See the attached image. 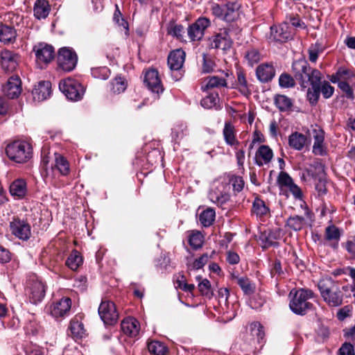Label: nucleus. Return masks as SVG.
I'll list each match as a JSON object with an SVG mask.
<instances>
[{
    "label": "nucleus",
    "instance_id": "412c9836",
    "mask_svg": "<svg viewBox=\"0 0 355 355\" xmlns=\"http://www.w3.org/2000/svg\"><path fill=\"white\" fill-rule=\"evenodd\" d=\"M3 92L10 98L18 97L21 92L20 78L17 76L10 77L7 84L3 86Z\"/></svg>",
    "mask_w": 355,
    "mask_h": 355
},
{
    "label": "nucleus",
    "instance_id": "69168bd1",
    "mask_svg": "<svg viewBox=\"0 0 355 355\" xmlns=\"http://www.w3.org/2000/svg\"><path fill=\"white\" fill-rule=\"evenodd\" d=\"M226 259L230 264L234 265L237 264L239 262L240 257L237 253L232 251H228L227 252Z\"/></svg>",
    "mask_w": 355,
    "mask_h": 355
},
{
    "label": "nucleus",
    "instance_id": "5fc2aeb1",
    "mask_svg": "<svg viewBox=\"0 0 355 355\" xmlns=\"http://www.w3.org/2000/svg\"><path fill=\"white\" fill-rule=\"evenodd\" d=\"M202 71L204 73H210L211 72L215 67V63L213 60L207 54L203 53L202 55Z\"/></svg>",
    "mask_w": 355,
    "mask_h": 355
},
{
    "label": "nucleus",
    "instance_id": "423d86ee",
    "mask_svg": "<svg viewBox=\"0 0 355 355\" xmlns=\"http://www.w3.org/2000/svg\"><path fill=\"white\" fill-rule=\"evenodd\" d=\"M59 88L68 99L73 101H80L85 91L84 87L78 80L70 78L60 81Z\"/></svg>",
    "mask_w": 355,
    "mask_h": 355
},
{
    "label": "nucleus",
    "instance_id": "4be33fe9",
    "mask_svg": "<svg viewBox=\"0 0 355 355\" xmlns=\"http://www.w3.org/2000/svg\"><path fill=\"white\" fill-rule=\"evenodd\" d=\"M69 330L71 336L76 340L82 339L87 335L80 316L76 315L71 320Z\"/></svg>",
    "mask_w": 355,
    "mask_h": 355
},
{
    "label": "nucleus",
    "instance_id": "b1692460",
    "mask_svg": "<svg viewBox=\"0 0 355 355\" xmlns=\"http://www.w3.org/2000/svg\"><path fill=\"white\" fill-rule=\"evenodd\" d=\"M229 76L227 72L223 71L220 76H212L206 78V83L201 86L203 91H207L210 89L220 88L221 87L227 86L226 78Z\"/></svg>",
    "mask_w": 355,
    "mask_h": 355
},
{
    "label": "nucleus",
    "instance_id": "c03bdc74",
    "mask_svg": "<svg viewBox=\"0 0 355 355\" xmlns=\"http://www.w3.org/2000/svg\"><path fill=\"white\" fill-rule=\"evenodd\" d=\"M148 349L154 355H164L167 351L165 345L159 341H152L148 344Z\"/></svg>",
    "mask_w": 355,
    "mask_h": 355
},
{
    "label": "nucleus",
    "instance_id": "aec40b11",
    "mask_svg": "<svg viewBox=\"0 0 355 355\" xmlns=\"http://www.w3.org/2000/svg\"><path fill=\"white\" fill-rule=\"evenodd\" d=\"M288 146L291 148L295 150H302L305 147L310 144L309 138L299 132L291 133L288 138Z\"/></svg>",
    "mask_w": 355,
    "mask_h": 355
},
{
    "label": "nucleus",
    "instance_id": "7c9ffc66",
    "mask_svg": "<svg viewBox=\"0 0 355 355\" xmlns=\"http://www.w3.org/2000/svg\"><path fill=\"white\" fill-rule=\"evenodd\" d=\"M51 7L46 0H37L34 5V16L38 19H45L48 17Z\"/></svg>",
    "mask_w": 355,
    "mask_h": 355
},
{
    "label": "nucleus",
    "instance_id": "f704fd0d",
    "mask_svg": "<svg viewBox=\"0 0 355 355\" xmlns=\"http://www.w3.org/2000/svg\"><path fill=\"white\" fill-rule=\"evenodd\" d=\"M325 239L331 243V245L336 248L340 237L339 229L334 225L328 226L325 230Z\"/></svg>",
    "mask_w": 355,
    "mask_h": 355
},
{
    "label": "nucleus",
    "instance_id": "6e6d98bb",
    "mask_svg": "<svg viewBox=\"0 0 355 355\" xmlns=\"http://www.w3.org/2000/svg\"><path fill=\"white\" fill-rule=\"evenodd\" d=\"M320 92L324 98H329L333 95L334 88L329 84V83L324 80L322 83L320 82Z\"/></svg>",
    "mask_w": 355,
    "mask_h": 355
},
{
    "label": "nucleus",
    "instance_id": "c9c22d12",
    "mask_svg": "<svg viewBox=\"0 0 355 355\" xmlns=\"http://www.w3.org/2000/svg\"><path fill=\"white\" fill-rule=\"evenodd\" d=\"M236 88L245 96H249L251 94L250 85L246 80L244 73L241 71L237 72Z\"/></svg>",
    "mask_w": 355,
    "mask_h": 355
},
{
    "label": "nucleus",
    "instance_id": "473e14b6",
    "mask_svg": "<svg viewBox=\"0 0 355 355\" xmlns=\"http://www.w3.org/2000/svg\"><path fill=\"white\" fill-rule=\"evenodd\" d=\"M55 164L51 165L52 169L56 168L63 175H66L69 172V164L67 159L59 153H55Z\"/></svg>",
    "mask_w": 355,
    "mask_h": 355
},
{
    "label": "nucleus",
    "instance_id": "f03ea898",
    "mask_svg": "<svg viewBox=\"0 0 355 355\" xmlns=\"http://www.w3.org/2000/svg\"><path fill=\"white\" fill-rule=\"evenodd\" d=\"M318 288L322 299L329 306L342 305L344 295L337 281L330 277H324L318 281Z\"/></svg>",
    "mask_w": 355,
    "mask_h": 355
},
{
    "label": "nucleus",
    "instance_id": "3c124183",
    "mask_svg": "<svg viewBox=\"0 0 355 355\" xmlns=\"http://www.w3.org/2000/svg\"><path fill=\"white\" fill-rule=\"evenodd\" d=\"M168 33L176 38L181 40L184 33L183 26L176 24H171L168 28Z\"/></svg>",
    "mask_w": 355,
    "mask_h": 355
},
{
    "label": "nucleus",
    "instance_id": "cd10ccee",
    "mask_svg": "<svg viewBox=\"0 0 355 355\" xmlns=\"http://www.w3.org/2000/svg\"><path fill=\"white\" fill-rule=\"evenodd\" d=\"M122 331L130 337H136L139 332L140 325L134 318H126L121 322Z\"/></svg>",
    "mask_w": 355,
    "mask_h": 355
},
{
    "label": "nucleus",
    "instance_id": "a878e982",
    "mask_svg": "<svg viewBox=\"0 0 355 355\" xmlns=\"http://www.w3.org/2000/svg\"><path fill=\"white\" fill-rule=\"evenodd\" d=\"M35 101H42L49 98L51 94V84L49 81H42L33 90Z\"/></svg>",
    "mask_w": 355,
    "mask_h": 355
},
{
    "label": "nucleus",
    "instance_id": "f257e3e1",
    "mask_svg": "<svg viewBox=\"0 0 355 355\" xmlns=\"http://www.w3.org/2000/svg\"><path fill=\"white\" fill-rule=\"evenodd\" d=\"M292 71L295 78L303 88L309 87L307 98L311 104L318 102L320 97L321 72L310 67L305 60H298L293 62Z\"/></svg>",
    "mask_w": 355,
    "mask_h": 355
},
{
    "label": "nucleus",
    "instance_id": "774afa93",
    "mask_svg": "<svg viewBox=\"0 0 355 355\" xmlns=\"http://www.w3.org/2000/svg\"><path fill=\"white\" fill-rule=\"evenodd\" d=\"M345 248L348 252L355 255V236L346 243Z\"/></svg>",
    "mask_w": 355,
    "mask_h": 355
},
{
    "label": "nucleus",
    "instance_id": "bb28decb",
    "mask_svg": "<svg viewBox=\"0 0 355 355\" xmlns=\"http://www.w3.org/2000/svg\"><path fill=\"white\" fill-rule=\"evenodd\" d=\"M185 60V53L182 49L171 52L168 57V65L171 70L178 71L182 68Z\"/></svg>",
    "mask_w": 355,
    "mask_h": 355
},
{
    "label": "nucleus",
    "instance_id": "0eeeda50",
    "mask_svg": "<svg viewBox=\"0 0 355 355\" xmlns=\"http://www.w3.org/2000/svg\"><path fill=\"white\" fill-rule=\"evenodd\" d=\"M26 295L33 304H37L44 299L46 293V285L37 277L33 276L27 282Z\"/></svg>",
    "mask_w": 355,
    "mask_h": 355
},
{
    "label": "nucleus",
    "instance_id": "c85d7f7f",
    "mask_svg": "<svg viewBox=\"0 0 355 355\" xmlns=\"http://www.w3.org/2000/svg\"><path fill=\"white\" fill-rule=\"evenodd\" d=\"M273 157L272 149L266 145H261L256 152L255 162L259 166L268 164Z\"/></svg>",
    "mask_w": 355,
    "mask_h": 355
},
{
    "label": "nucleus",
    "instance_id": "f8f14e48",
    "mask_svg": "<svg viewBox=\"0 0 355 355\" xmlns=\"http://www.w3.org/2000/svg\"><path fill=\"white\" fill-rule=\"evenodd\" d=\"M71 307V299L64 297L51 305L50 314L55 319L62 318L69 313Z\"/></svg>",
    "mask_w": 355,
    "mask_h": 355
},
{
    "label": "nucleus",
    "instance_id": "2eb2a0df",
    "mask_svg": "<svg viewBox=\"0 0 355 355\" xmlns=\"http://www.w3.org/2000/svg\"><path fill=\"white\" fill-rule=\"evenodd\" d=\"M225 184L213 186L209 193V200L218 207H223L230 200V196L224 191Z\"/></svg>",
    "mask_w": 355,
    "mask_h": 355
},
{
    "label": "nucleus",
    "instance_id": "f3484780",
    "mask_svg": "<svg viewBox=\"0 0 355 355\" xmlns=\"http://www.w3.org/2000/svg\"><path fill=\"white\" fill-rule=\"evenodd\" d=\"M311 136L313 138V153L315 155H324L326 153L324 144V132L320 128L311 130Z\"/></svg>",
    "mask_w": 355,
    "mask_h": 355
},
{
    "label": "nucleus",
    "instance_id": "5701e85b",
    "mask_svg": "<svg viewBox=\"0 0 355 355\" xmlns=\"http://www.w3.org/2000/svg\"><path fill=\"white\" fill-rule=\"evenodd\" d=\"M9 191L15 199H24L28 193L26 182L21 178L14 180L10 185Z\"/></svg>",
    "mask_w": 355,
    "mask_h": 355
},
{
    "label": "nucleus",
    "instance_id": "ea45409f",
    "mask_svg": "<svg viewBox=\"0 0 355 355\" xmlns=\"http://www.w3.org/2000/svg\"><path fill=\"white\" fill-rule=\"evenodd\" d=\"M82 263L83 258L76 250H73L66 261V265L72 270H76Z\"/></svg>",
    "mask_w": 355,
    "mask_h": 355
},
{
    "label": "nucleus",
    "instance_id": "79ce46f5",
    "mask_svg": "<svg viewBox=\"0 0 355 355\" xmlns=\"http://www.w3.org/2000/svg\"><path fill=\"white\" fill-rule=\"evenodd\" d=\"M275 104L280 111H287L293 106V102L290 98L280 94L275 97Z\"/></svg>",
    "mask_w": 355,
    "mask_h": 355
},
{
    "label": "nucleus",
    "instance_id": "58836bf2",
    "mask_svg": "<svg viewBox=\"0 0 355 355\" xmlns=\"http://www.w3.org/2000/svg\"><path fill=\"white\" fill-rule=\"evenodd\" d=\"M252 212L258 216H266L269 214V208L263 200L256 198L252 205Z\"/></svg>",
    "mask_w": 355,
    "mask_h": 355
},
{
    "label": "nucleus",
    "instance_id": "ddd939ff",
    "mask_svg": "<svg viewBox=\"0 0 355 355\" xmlns=\"http://www.w3.org/2000/svg\"><path fill=\"white\" fill-rule=\"evenodd\" d=\"M11 233L21 240H28L31 234V226L28 223L15 218L10 223Z\"/></svg>",
    "mask_w": 355,
    "mask_h": 355
},
{
    "label": "nucleus",
    "instance_id": "0e129e2a",
    "mask_svg": "<svg viewBox=\"0 0 355 355\" xmlns=\"http://www.w3.org/2000/svg\"><path fill=\"white\" fill-rule=\"evenodd\" d=\"M348 73L349 71L346 69H340L336 74L331 76L330 80L333 83L338 84L340 81H342V78H343L345 76L348 75Z\"/></svg>",
    "mask_w": 355,
    "mask_h": 355
},
{
    "label": "nucleus",
    "instance_id": "9d476101",
    "mask_svg": "<svg viewBox=\"0 0 355 355\" xmlns=\"http://www.w3.org/2000/svg\"><path fill=\"white\" fill-rule=\"evenodd\" d=\"M33 51L35 53L36 62L40 65H46L55 58L54 48L46 43H39L35 45Z\"/></svg>",
    "mask_w": 355,
    "mask_h": 355
},
{
    "label": "nucleus",
    "instance_id": "c756f323",
    "mask_svg": "<svg viewBox=\"0 0 355 355\" xmlns=\"http://www.w3.org/2000/svg\"><path fill=\"white\" fill-rule=\"evenodd\" d=\"M17 37V31L11 26L0 24V42L4 44L13 43Z\"/></svg>",
    "mask_w": 355,
    "mask_h": 355
},
{
    "label": "nucleus",
    "instance_id": "7ed1b4c3",
    "mask_svg": "<svg viewBox=\"0 0 355 355\" xmlns=\"http://www.w3.org/2000/svg\"><path fill=\"white\" fill-rule=\"evenodd\" d=\"M314 297L315 293L311 289L292 290L289 294V307L294 313L304 315L313 307V304L308 300Z\"/></svg>",
    "mask_w": 355,
    "mask_h": 355
},
{
    "label": "nucleus",
    "instance_id": "864d4df0",
    "mask_svg": "<svg viewBox=\"0 0 355 355\" xmlns=\"http://www.w3.org/2000/svg\"><path fill=\"white\" fill-rule=\"evenodd\" d=\"M187 127L184 125H178L172 130V137L178 143L186 135Z\"/></svg>",
    "mask_w": 355,
    "mask_h": 355
},
{
    "label": "nucleus",
    "instance_id": "e2e57ef3",
    "mask_svg": "<svg viewBox=\"0 0 355 355\" xmlns=\"http://www.w3.org/2000/svg\"><path fill=\"white\" fill-rule=\"evenodd\" d=\"M270 273L272 276L280 275L283 273L282 264L279 260H275L271 265Z\"/></svg>",
    "mask_w": 355,
    "mask_h": 355
},
{
    "label": "nucleus",
    "instance_id": "393cba45",
    "mask_svg": "<svg viewBox=\"0 0 355 355\" xmlns=\"http://www.w3.org/2000/svg\"><path fill=\"white\" fill-rule=\"evenodd\" d=\"M256 75L261 83H268L275 77V69L272 64L263 63L257 67Z\"/></svg>",
    "mask_w": 355,
    "mask_h": 355
},
{
    "label": "nucleus",
    "instance_id": "603ef678",
    "mask_svg": "<svg viewBox=\"0 0 355 355\" xmlns=\"http://www.w3.org/2000/svg\"><path fill=\"white\" fill-rule=\"evenodd\" d=\"M110 74V69L106 67L92 69V75L95 78L105 80Z\"/></svg>",
    "mask_w": 355,
    "mask_h": 355
},
{
    "label": "nucleus",
    "instance_id": "13d9d810",
    "mask_svg": "<svg viewBox=\"0 0 355 355\" xmlns=\"http://www.w3.org/2000/svg\"><path fill=\"white\" fill-rule=\"evenodd\" d=\"M230 183L232 185L234 192L239 193L242 191L244 187V181L240 176H234L230 179Z\"/></svg>",
    "mask_w": 355,
    "mask_h": 355
},
{
    "label": "nucleus",
    "instance_id": "a19ab883",
    "mask_svg": "<svg viewBox=\"0 0 355 355\" xmlns=\"http://www.w3.org/2000/svg\"><path fill=\"white\" fill-rule=\"evenodd\" d=\"M204 237L199 231H191L189 232L188 241L193 249L200 248L203 244Z\"/></svg>",
    "mask_w": 355,
    "mask_h": 355
},
{
    "label": "nucleus",
    "instance_id": "338daca9",
    "mask_svg": "<svg viewBox=\"0 0 355 355\" xmlns=\"http://www.w3.org/2000/svg\"><path fill=\"white\" fill-rule=\"evenodd\" d=\"M10 260V252L0 247V261L1 263H7Z\"/></svg>",
    "mask_w": 355,
    "mask_h": 355
},
{
    "label": "nucleus",
    "instance_id": "dca6fc26",
    "mask_svg": "<svg viewBox=\"0 0 355 355\" xmlns=\"http://www.w3.org/2000/svg\"><path fill=\"white\" fill-rule=\"evenodd\" d=\"M270 37L274 40L285 42L292 38V33L288 23H282L270 28Z\"/></svg>",
    "mask_w": 355,
    "mask_h": 355
},
{
    "label": "nucleus",
    "instance_id": "a211bd4d",
    "mask_svg": "<svg viewBox=\"0 0 355 355\" xmlns=\"http://www.w3.org/2000/svg\"><path fill=\"white\" fill-rule=\"evenodd\" d=\"M19 56L17 54L4 50L1 53V64L2 69L6 72H12L18 66Z\"/></svg>",
    "mask_w": 355,
    "mask_h": 355
},
{
    "label": "nucleus",
    "instance_id": "4c0bfd02",
    "mask_svg": "<svg viewBox=\"0 0 355 355\" xmlns=\"http://www.w3.org/2000/svg\"><path fill=\"white\" fill-rule=\"evenodd\" d=\"M216 213L211 208H207L199 215V221L204 227H209L215 220Z\"/></svg>",
    "mask_w": 355,
    "mask_h": 355
},
{
    "label": "nucleus",
    "instance_id": "9b49d317",
    "mask_svg": "<svg viewBox=\"0 0 355 355\" xmlns=\"http://www.w3.org/2000/svg\"><path fill=\"white\" fill-rule=\"evenodd\" d=\"M211 21L207 17H199L187 28V34L191 41L200 40L205 34V31L210 26Z\"/></svg>",
    "mask_w": 355,
    "mask_h": 355
},
{
    "label": "nucleus",
    "instance_id": "e433bc0d",
    "mask_svg": "<svg viewBox=\"0 0 355 355\" xmlns=\"http://www.w3.org/2000/svg\"><path fill=\"white\" fill-rule=\"evenodd\" d=\"M215 254V251H212L211 254L208 253L202 254L199 258L195 259L192 263H188V268L189 270H199L203 268L204 266L208 262L209 259L212 258V256Z\"/></svg>",
    "mask_w": 355,
    "mask_h": 355
},
{
    "label": "nucleus",
    "instance_id": "72a5a7b5",
    "mask_svg": "<svg viewBox=\"0 0 355 355\" xmlns=\"http://www.w3.org/2000/svg\"><path fill=\"white\" fill-rule=\"evenodd\" d=\"M223 134L227 144L232 146L239 144V142L236 138L234 127L231 123L226 122L225 123Z\"/></svg>",
    "mask_w": 355,
    "mask_h": 355
},
{
    "label": "nucleus",
    "instance_id": "680f3d73",
    "mask_svg": "<svg viewBox=\"0 0 355 355\" xmlns=\"http://www.w3.org/2000/svg\"><path fill=\"white\" fill-rule=\"evenodd\" d=\"M340 355H354V349L352 345L345 343L339 349Z\"/></svg>",
    "mask_w": 355,
    "mask_h": 355
},
{
    "label": "nucleus",
    "instance_id": "09e8293b",
    "mask_svg": "<svg viewBox=\"0 0 355 355\" xmlns=\"http://www.w3.org/2000/svg\"><path fill=\"white\" fill-rule=\"evenodd\" d=\"M295 78L288 73H282L279 78V86L282 88H291L295 85Z\"/></svg>",
    "mask_w": 355,
    "mask_h": 355
},
{
    "label": "nucleus",
    "instance_id": "a18cd8bd",
    "mask_svg": "<svg viewBox=\"0 0 355 355\" xmlns=\"http://www.w3.org/2000/svg\"><path fill=\"white\" fill-rule=\"evenodd\" d=\"M234 279L236 281V284L239 285V286L245 294H250L253 293L254 287L248 278L245 277H234Z\"/></svg>",
    "mask_w": 355,
    "mask_h": 355
},
{
    "label": "nucleus",
    "instance_id": "2f4dec72",
    "mask_svg": "<svg viewBox=\"0 0 355 355\" xmlns=\"http://www.w3.org/2000/svg\"><path fill=\"white\" fill-rule=\"evenodd\" d=\"M250 340L253 343L261 344L264 338L265 333L263 330V326L258 322H252L250 325Z\"/></svg>",
    "mask_w": 355,
    "mask_h": 355
},
{
    "label": "nucleus",
    "instance_id": "8fccbe9b",
    "mask_svg": "<svg viewBox=\"0 0 355 355\" xmlns=\"http://www.w3.org/2000/svg\"><path fill=\"white\" fill-rule=\"evenodd\" d=\"M245 58L248 61L249 65L253 66L261 60V55L258 50L251 49L246 51Z\"/></svg>",
    "mask_w": 355,
    "mask_h": 355
},
{
    "label": "nucleus",
    "instance_id": "bf43d9fd",
    "mask_svg": "<svg viewBox=\"0 0 355 355\" xmlns=\"http://www.w3.org/2000/svg\"><path fill=\"white\" fill-rule=\"evenodd\" d=\"M198 287L202 295H209L211 293V284L207 279H204L200 282Z\"/></svg>",
    "mask_w": 355,
    "mask_h": 355
},
{
    "label": "nucleus",
    "instance_id": "de8ad7c7",
    "mask_svg": "<svg viewBox=\"0 0 355 355\" xmlns=\"http://www.w3.org/2000/svg\"><path fill=\"white\" fill-rule=\"evenodd\" d=\"M219 101L218 94L217 93L210 94L201 100V105L207 109H211L215 107Z\"/></svg>",
    "mask_w": 355,
    "mask_h": 355
},
{
    "label": "nucleus",
    "instance_id": "39448f33",
    "mask_svg": "<svg viewBox=\"0 0 355 355\" xmlns=\"http://www.w3.org/2000/svg\"><path fill=\"white\" fill-rule=\"evenodd\" d=\"M240 7V4L236 1L229 2L223 6L214 4L211 6V12L216 17L230 22L239 17Z\"/></svg>",
    "mask_w": 355,
    "mask_h": 355
},
{
    "label": "nucleus",
    "instance_id": "6e6552de",
    "mask_svg": "<svg viewBox=\"0 0 355 355\" xmlns=\"http://www.w3.org/2000/svg\"><path fill=\"white\" fill-rule=\"evenodd\" d=\"M78 57L76 52L68 47L59 50L58 62L59 67L65 71H72L76 66Z\"/></svg>",
    "mask_w": 355,
    "mask_h": 355
},
{
    "label": "nucleus",
    "instance_id": "37998d69",
    "mask_svg": "<svg viewBox=\"0 0 355 355\" xmlns=\"http://www.w3.org/2000/svg\"><path fill=\"white\" fill-rule=\"evenodd\" d=\"M286 226L293 231H300L304 225V218L299 216L289 217L286 220Z\"/></svg>",
    "mask_w": 355,
    "mask_h": 355
},
{
    "label": "nucleus",
    "instance_id": "49530a36",
    "mask_svg": "<svg viewBox=\"0 0 355 355\" xmlns=\"http://www.w3.org/2000/svg\"><path fill=\"white\" fill-rule=\"evenodd\" d=\"M126 83L121 77H117L110 83V90L114 94L123 92L126 89Z\"/></svg>",
    "mask_w": 355,
    "mask_h": 355
},
{
    "label": "nucleus",
    "instance_id": "20e7f679",
    "mask_svg": "<svg viewBox=\"0 0 355 355\" xmlns=\"http://www.w3.org/2000/svg\"><path fill=\"white\" fill-rule=\"evenodd\" d=\"M6 153L11 161L24 164L32 157L33 148L30 143L17 140L7 145Z\"/></svg>",
    "mask_w": 355,
    "mask_h": 355
},
{
    "label": "nucleus",
    "instance_id": "4d7b16f0",
    "mask_svg": "<svg viewBox=\"0 0 355 355\" xmlns=\"http://www.w3.org/2000/svg\"><path fill=\"white\" fill-rule=\"evenodd\" d=\"M277 183L280 187H288L293 183V181L288 173L281 172L277 178Z\"/></svg>",
    "mask_w": 355,
    "mask_h": 355
},
{
    "label": "nucleus",
    "instance_id": "1a4fd4ad",
    "mask_svg": "<svg viewBox=\"0 0 355 355\" xmlns=\"http://www.w3.org/2000/svg\"><path fill=\"white\" fill-rule=\"evenodd\" d=\"M98 314L105 324L112 325L119 318V314L114 302L103 300L98 307Z\"/></svg>",
    "mask_w": 355,
    "mask_h": 355
},
{
    "label": "nucleus",
    "instance_id": "6ab92c4d",
    "mask_svg": "<svg viewBox=\"0 0 355 355\" xmlns=\"http://www.w3.org/2000/svg\"><path fill=\"white\" fill-rule=\"evenodd\" d=\"M144 83L154 93L159 94L164 90L158 71L155 69H150L146 72Z\"/></svg>",
    "mask_w": 355,
    "mask_h": 355
},
{
    "label": "nucleus",
    "instance_id": "052dcab7",
    "mask_svg": "<svg viewBox=\"0 0 355 355\" xmlns=\"http://www.w3.org/2000/svg\"><path fill=\"white\" fill-rule=\"evenodd\" d=\"M338 86L343 92L345 93L347 97L352 98L353 96V90L346 81H340Z\"/></svg>",
    "mask_w": 355,
    "mask_h": 355
},
{
    "label": "nucleus",
    "instance_id": "4468645a",
    "mask_svg": "<svg viewBox=\"0 0 355 355\" xmlns=\"http://www.w3.org/2000/svg\"><path fill=\"white\" fill-rule=\"evenodd\" d=\"M211 46L215 49L226 51L232 45V40L229 35V31L226 28L220 29L211 38Z\"/></svg>",
    "mask_w": 355,
    "mask_h": 355
}]
</instances>
